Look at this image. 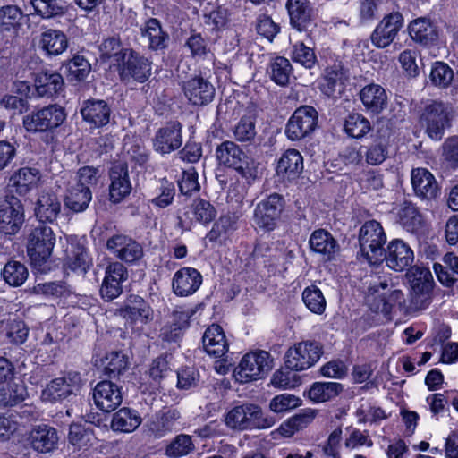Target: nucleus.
<instances>
[{
	"mask_svg": "<svg viewBox=\"0 0 458 458\" xmlns=\"http://www.w3.org/2000/svg\"><path fill=\"white\" fill-rule=\"evenodd\" d=\"M386 235L381 225L376 220L367 221L360 229L359 243L361 257L370 265L384 260V245Z\"/></svg>",
	"mask_w": 458,
	"mask_h": 458,
	"instance_id": "obj_1",
	"label": "nucleus"
},
{
	"mask_svg": "<svg viewBox=\"0 0 458 458\" xmlns=\"http://www.w3.org/2000/svg\"><path fill=\"white\" fill-rule=\"evenodd\" d=\"M225 423L231 428L239 430L267 428L275 424V419L265 414L259 405L244 403L228 411Z\"/></svg>",
	"mask_w": 458,
	"mask_h": 458,
	"instance_id": "obj_2",
	"label": "nucleus"
},
{
	"mask_svg": "<svg viewBox=\"0 0 458 458\" xmlns=\"http://www.w3.org/2000/svg\"><path fill=\"white\" fill-rule=\"evenodd\" d=\"M366 300L372 311L385 316L389 315L394 307L401 306L405 301L403 293L394 288L387 279L370 283Z\"/></svg>",
	"mask_w": 458,
	"mask_h": 458,
	"instance_id": "obj_3",
	"label": "nucleus"
},
{
	"mask_svg": "<svg viewBox=\"0 0 458 458\" xmlns=\"http://www.w3.org/2000/svg\"><path fill=\"white\" fill-rule=\"evenodd\" d=\"M55 235L51 227L40 224L28 235L27 253L33 266L40 267L51 256Z\"/></svg>",
	"mask_w": 458,
	"mask_h": 458,
	"instance_id": "obj_4",
	"label": "nucleus"
},
{
	"mask_svg": "<svg viewBox=\"0 0 458 458\" xmlns=\"http://www.w3.org/2000/svg\"><path fill=\"white\" fill-rule=\"evenodd\" d=\"M273 360L266 351L245 354L233 371V377L240 383H247L260 378L272 369Z\"/></svg>",
	"mask_w": 458,
	"mask_h": 458,
	"instance_id": "obj_5",
	"label": "nucleus"
},
{
	"mask_svg": "<svg viewBox=\"0 0 458 458\" xmlns=\"http://www.w3.org/2000/svg\"><path fill=\"white\" fill-rule=\"evenodd\" d=\"M220 165L235 169L242 176H253L254 161L233 141L225 140L216 147Z\"/></svg>",
	"mask_w": 458,
	"mask_h": 458,
	"instance_id": "obj_6",
	"label": "nucleus"
},
{
	"mask_svg": "<svg viewBox=\"0 0 458 458\" xmlns=\"http://www.w3.org/2000/svg\"><path fill=\"white\" fill-rule=\"evenodd\" d=\"M66 118L64 109L58 105H49L23 117V126L30 132H43L60 126Z\"/></svg>",
	"mask_w": 458,
	"mask_h": 458,
	"instance_id": "obj_7",
	"label": "nucleus"
},
{
	"mask_svg": "<svg viewBox=\"0 0 458 458\" xmlns=\"http://www.w3.org/2000/svg\"><path fill=\"white\" fill-rule=\"evenodd\" d=\"M450 114L451 109L443 102L432 101L425 106L420 123L432 140L442 139L445 129L450 126Z\"/></svg>",
	"mask_w": 458,
	"mask_h": 458,
	"instance_id": "obj_8",
	"label": "nucleus"
},
{
	"mask_svg": "<svg viewBox=\"0 0 458 458\" xmlns=\"http://www.w3.org/2000/svg\"><path fill=\"white\" fill-rule=\"evenodd\" d=\"M322 353V345L319 343L315 341L300 342L286 352L285 364L295 371L305 370L316 364Z\"/></svg>",
	"mask_w": 458,
	"mask_h": 458,
	"instance_id": "obj_9",
	"label": "nucleus"
},
{
	"mask_svg": "<svg viewBox=\"0 0 458 458\" xmlns=\"http://www.w3.org/2000/svg\"><path fill=\"white\" fill-rule=\"evenodd\" d=\"M284 209L281 195L273 193L261 200L254 208L253 222L257 227L267 232L275 230Z\"/></svg>",
	"mask_w": 458,
	"mask_h": 458,
	"instance_id": "obj_10",
	"label": "nucleus"
},
{
	"mask_svg": "<svg viewBox=\"0 0 458 458\" xmlns=\"http://www.w3.org/2000/svg\"><path fill=\"white\" fill-rule=\"evenodd\" d=\"M318 123V112L312 106H303L294 111L289 119L285 134L292 140H299L313 131Z\"/></svg>",
	"mask_w": 458,
	"mask_h": 458,
	"instance_id": "obj_11",
	"label": "nucleus"
},
{
	"mask_svg": "<svg viewBox=\"0 0 458 458\" xmlns=\"http://www.w3.org/2000/svg\"><path fill=\"white\" fill-rule=\"evenodd\" d=\"M23 222V208L13 195L0 199V233L15 234Z\"/></svg>",
	"mask_w": 458,
	"mask_h": 458,
	"instance_id": "obj_12",
	"label": "nucleus"
},
{
	"mask_svg": "<svg viewBox=\"0 0 458 458\" xmlns=\"http://www.w3.org/2000/svg\"><path fill=\"white\" fill-rule=\"evenodd\" d=\"M128 279V270L118 261L110 262L105 269L100 286V295L106 301H111L123 293V284Z\"/></svg>",
	"mask_w": 458,
	"mask_h": 458,
	"instance_id": "obj_13",
	"label": "nucleus"
},
{
	"mask_svg": "<svg viewBox=\"0 0 458 458\" xmlns=\"http://www.w3.org/2000/svg\"><path fill=\"white\" fill-rule=\"evenodd\" d=\"M81 386V377L77 371H69L64 376L53 379L43 390V397L50 402H61L74 394Z\"/></svg>",
	"mask_w": 458,
	"mask_h": 458,
	"instance_id": "obj_14",
	"label": "nucleus"
},
{
	"mask_svg": "<svg viewBox=\"0 0 458 458\" xmlns=\"http://www.w3.org/2000/svg\"><path fill=\"white\" fill-rule=\"evenodd\" d=\"M150 75L151 63L148 58L132 50L123 52L120 68V76L123 81H129L130 79H133L138 82H144Z\"/></svg>",
	"mask_w": 458,
	"mask_h": 458,
	"instance_id": "obj_15",
	"label": "nucleus"
},
{
	"mask_svg": "<svg viewBox=\"0 0 458 458\" xmlns=\"http://www.w3.org/2000/svg\"><path fill=\"white\" fill-rule=\"evenodd\" d=\"M403 26V17L399 12L386 15L370 35L372 44L377 48L388 47Z\"/></svg>",
	"mask_w": 458,
	"mask_h": 458,
	"instance_id": "obj_16",
	"label": "nucleus"
},
{
	"mask_svg": "<svg viewBox=\"0 0 458 458\" xmlns=\"http://www.w3.org/2000/svg\"><path fill=\"white\" fill-rule=\"evenodd\" d=\"M109 197L113 203H119L130 195L132 186L126 163L114 162L109 171Z\"/></svg>",
	"mask_w": 458,
	"mask_h": 458,
	"instance_id": "obj_17",
	"label": "nucleus"
},
{
	"mask_svg": "<svg viewBox=\"0 0 458 458\" xmlns=\"http://www.w3.org/2000/svg\"><path fill=\"white\" fill-rule=\"evenodd\" d=\"M107 250L117 259L134 263L143 257V249L135 240L123 234L112 236L106 242Z\"/></svg>",
	"mask_w": 458,
	"mask_h": 458,
	"instance_id": "obj_18",
	"label": "nucleus"
},
{
	"mask_svg": "<svg viewBox=\"0 0 458 458\" xmlns=\"http://www.w3.org/2000/svg\"><path fill=\"white\" fill-rule=\"evenodd\" d=\"M155 151L165 155L178 149L182 144V125L177 122H170L159 128L153 140Z\"/></svg>",
	"mask_w": 458,
	"mask_h": 458,
	"instance_id": "obj_19",
	"label": "nucleus"
},
{
	"mask_svg": "<svg viewBox=\"0 0 458 458\" xmlns=\"http://www.w3.org/2000/svg\"><path fill=\"white\" fill-rule=\"evenodd\" d=\"M290 24L299 31H307L315 25L316 13L309 0H287Z\"/></svg>",
	"mask_w": 458,
	"mask_h": 458,
	"instance_id": "obj_20",
	"label": "nucleus"
},
{
	"mask_svg": "<svg viewBox=\"0 0 458 458\" xmlns=\"http://www.w3.org/2000/svg\"><path fill=\"white\" fill-rule=\"evenodd\" d=\"M183 93L194 106H206L212 102L216 94L213 84L201 76H196L184 82Z\"/></svg>",
	"mask_w": 458,
	"mask_h": 458,
	"instance_id": "obj_21",
	"label": "nucleus"
},
{
	"mask_svg": "<svg viewBox=\"0 0 458 458\" xmlns=\"http://www.w3.org/2000/svg\"><path fill=\"white\" fill-rule=\"evenodd\" d=\"M384 259L391 269L403 271L412 264L414 254L410 246L403 241L393 240L384 252Z\"/></svg>",
	"mask_w": 458,
	"mask_h": 458,
	"instance_id": "obj_22",
	"label": "nucleus"
},
{
	"mask_svg": "<svg viewBox=\"0 0 458 458\" xmlns=\"http://www.w3.org/2000/svg\"><path fill=\"white\" fill-rule=\"evenodd\" d=\"M93 399L100 410L110 412L122 403L123 396L116 384L104 380L96 385L93 390Z\"/></svg>",
	"mask_w": 458,
	"mask_h": 458,
	"instance_id": "obj_23",
	"label": "nucleus"
},
{
	"mask_svg": "<svg viewBox=\"0 0 458 458\" xmlns=\"http://www.w3.org/2000/svg\"><path fill=\"white\" fill-rule=\"evenodd\" d=\"M58 435L55 428L40 424L32 428L27 441L31 448L38 453H49L57 447Z\"/></svg>",
	"mask_w": 458,
	"mask_h": 458,
	"instance_id": "obj_24",
	"label": "nucleus"
},
{
	"mask_svg": "<svg viewBox=\"0 0 458 458\" xmlns=\"http://www.w3.org/2000/svg\"><path fill=\"white\" fill-rule=\"evenodd\" d=\"M202 284L201 274L193 267L179 269L173 278V289L176 295L188 296L193 294Z\"/></svg>",
	"mask_w": 458,
	"mask_h": 458,
	"instance_id": "obj_25",
	"label": "nucleus"
},
{
	"mask_svg": "<svg viewBox=\"0 0 458 458\" xmlns=\"http://www.w3.org/2000/svg\"><path fill=\"white\" fill-rule=\"evenodd\" d=\"M194 311L187 307H176L171 316V325L165 326L161 330V337L166 342H176L181 336L182 329L188 327L189 320Z\"/></svg>",
	"mask_w": 458,
	"mask_h": 458,
	"instance_id": "obj_26",
	"label": "nucleus"
},
{
	"mask_svg": "<svg viewBox=\"0 0 458 458\" xmlns=\"http://www.w3.org/2000/svg\"><path fill=\"white\" fill-rule=\"evenodd\" d=\"M203 347L207 353L215 358L223 357L228 351L225 335L219 325L208 327L202 337Z\"/></svg>",
	"mask_w": 458,
	"mask_h": 458,
	"instance_id": "obj_27",
	"label": "nucleus"
},
{
	"mask_svg": "<svg viewBox=\"0 0 458 458\" xmlns=\"http://www.w3.org/2000/svg\"><path fill=\"white\" fill-rule=\"evenodd\" d=\"M81 114L87 123L101 127L109 123L111 109L104 100L89 99L83 103Z\"/></svg>",
	"mask_w": 458,
	"mask_h": 458,
	"instance_id": "obj_28",
	"label": "nucleus"
},
{
	"mask_svg": "<svg viewBox=\"0 0 458 458\" xmlns=\"http://www.w3.org/2000/svg\"><path fill=\"white\" fill-rule=\"evenodd\" d=\"M346 80V71L342 64L335 63L325 70L320 89L325 95L335 97L336 93L340 94L342 92Z\"/></svg>",
	"mask_w": 458,
	"mask_h": 458,
	"instance_id": "obj_29",
	"label": "nucleus"
},
{
	"mask_svg": "<svg viewBox=\"0 0 458 458\" xmlns=\"http://www.w3.org/2000/svg\"><path fill=\"white\" fill-rule=\"evenodd\" d=\"M118 313L125 319L147 323L151 319L152 310L143 298L131 295L124 307L118 310Z\"/></svg>",
	"mask_w": 458,
	"mask_h": 458,
	"instance_id": "obj_30",
	"label": "nucleus"
},
{
	"mask_svg": "<svg viewBox=\"0 0 458 458\" xmlns=\"http://www.w3.org/2000/svg\"><path fill=\"white\" fill-rule=\"evenodd\" d=\"M411 184L420 197L432 199L437 195L438 186L435 177L425 168H415L411 171Z\"/></svg>",
	"mask_w": 458,
	"mask_h": 458,
	"instance_id": "obj_31",
	"label": "nucleus"
},
{
	"mask_svg": "<svg viewBox=\"0 0 458 458\" xmlns=\"http://www.w3.org/2000/svg\"><path fill=\"white\" fill-rule=\"evenodd\" d=\"M62 75L55 71H42L35 78V89L40 97H53L64 88Z\"/></svg>",
	"mask_w": 458,
	"mask_h": 458,
	"instance_id": "obj_32",
	"label": "nucleus"
},
{
	"mask_svg": "<svg viewBox=\"0 0 458 458\" xmlns=\"http://www.w3.org/2000/svg\"><path fill=\"white\" fill-rule=\"evenodd\" d=\"M303 170V158L296 149L286 150L280 157L276 173L288 180L297 178Z\"/></svg>",
	"mask_w": 458,
	"mask_h": 458,
	"instance_id": "obj_33",
	"label": "nucleus"
},
{
	"mask_svg": "<svg viewBox=\"0 0 458 458\" xmlns=\"http://www.w3.org/2000/svg\"><path fill=\"white\" fill-rule=\"evenodd\" d=\"M360 98L366 109L373 114L381 113L386 106V90L378 84L365 86L360 92Z\"/></svg>",
	"mask_w": 458,
	"mask_h": 458,
	"instance_id": "obj_34",
	"label": "nucleus"
},
{
	"mask_svg": "<svg viewBox=\"0 0 458 458\" xmlns=\"http://www.w3.org/2000/svg\"><path fill=\"white\" fill-rule=\"evenodd\" d=\"M38 180L39 175L38 170L22 167L10 177L8 187L19 195H25L36 187Z\"/></svg>",
	"mask_w": 458,
	"mask_h": 458,
	"instance_id": "obj_35",
	"label": "nucleus"
},
{
	"mask_svg": "<svg viewBox=\"0 0 458 458\" xmlns=\"http://www.w3.org/2000/svg\"><path fill=\"white\" fill-rule=\"evenodd\" d=\"M61 212V202L54 193L42 192L35 208L36 216L40 222H54Z\"/></svg>",
	"mask_w": 458,
	"mask_h": 458,
	"instance_id": "obj_36",
	"label": "nucleus"
},
{
	"mask_svg": "<svg viewBox=\"0 0 458 458\" xmlns=\"http://www.w3.org/2000/svg\"><path fill=\"white\" fill-rule=\"evenodd\" d=\"M364 152L360 151V156L365 157L366 163L370 165H378L382 164L388 156V141L384 137H378L368 147H364ZM353 160L359 162L360 154L354 150L351 152Z\"/></svg>",
	"mask_w": 458,
	"mask_h": 458,
	"instance_id": "obj_37",
	"label": "nucleus"
},
{
	"mask_svg": "<svg viewBox=\"0 0 458 458\" xmlns=\"http://www.w3.org/2000/svg\"><path fill=\"white\" fill-rule=\"evenodd\" d=\"M310 247L317 253L322 254L327 259H331L337 251V242L326 230H315L310 237Z\"/></svg>",
	"mask_w": 458,
	"mask_h": 458,
	"instance_id": "obj_38",
	"label": "nucleus"
},
{
	"mask_svg": "<svg viewBox=\"0 0 458 458\" xmlns=\"http://www.w3.org/2000/svg\"><path fill=\"white\" fill-rule=\"evenodd\" d=\"M316 415L317 411L315 410H301L299 413L284 421L277 428V432L285 437H290L294 433L308 427L314 420Z\"/></svg>",
	"mask_w": 458,
	"mask_h": 458,
	"instance_id": "obj_39",
	"label": "nucleus"
},
{
	"mask_svg": "<svg viewBox=\"0 0 458 458\" xmlns=\"http://www.w3.org/2000/svg\"><path fill=\"white\" fill-rule=\"evenodd\" d=\"M411 38L420 44L428 45L437 40L438 32L437 27L427 18H419L409 25Z\"/></svg>",
	"mask_w": 458,
	"mask_h": 458,
	"instance_id": "obj_40",
	"label": "nucleus"
},
{
	"mask_svg": "<svg viewBox=\"0 0 458 458\" xmlns=\"http://www.w3.org/2000/svg\"><path fill=\"white\" fill-rule=\"evenodd\" d=\"M92 199V193L89 189L81 184H73L67 189L64 198L65 206L73 212H82Z\"/></svg>",
	"mask_w": 458,
	"mask_h": 458,
	"instance_id": "obj_41",
	"label": "nucleus"
},
{
	"mask_svg": "<svg viewBox=\"0 0 458 458\" xmlns=\"http://www.w3.org/2000/svg\"><path fill=\"white\" fill-rule=\"evenodd\" d=\"M180 419L181 413L179 411L176 409H167L156 414L149 423V430L155 437H161L172 431Z\"/></svg>",
	"mask_w": 458,
	"mask_h": 458,
	"instance_id": "obj_42",
	"label": "nucleus"
},
{
	"mask_svg": "<svg viewBox=\"0 0 458 458\" xmlns=\"http://www.w3.org/2000/svg\"><path fill=\"white\" fill-rule=\"evenodd\" d=\"M140 30L142 38L148 40V46L150 49L157 51L166 47L168 35L163 31L157 19H149Z\"/></svg>",
	"mask_w": 458,
	"mask_h": 458,
	"instance_id": "obj_43",
	"label": "nucleus"
},
{
	"mask_svg": "<svg viewBox=\"0 0 458 458\" xmlns=\"http://www.w3.org/2000/svg\"><path fill=\"white\" fill-rule=\"evenodd\" d=\"M39 45L48 55H61L68 47L66 35L57 30H47L40 36Z\"/></svg>",
	"mask_w": 458,
	"mask_h": 458,
	"instance_id": "obj_44",
	"label": "nucleus"
},
{
	"mask_svg": "<svg viewBox=\"0 0 458 458\" xmlns=\"http://www.w3.org/2000/svg\"><path fill=\"white\" fill-rule=\"evenodd\" d=\"M141 424V417L137 411L130 408H122L116 411L111 422L114 430L130 433Z\"/></svg>",
	"mask_w": 458,
	"mask_h": 458,
	"instance_id": "obj_45",
	"label": "nucleus"
},
{
	"mask_svg": "<svg viewBox=\"0 0 458 458\" xmlns=\"http://www.w3.org/2000/svg\"><path fill=\"white\" fill-rule=\"evenodd\" d=\"M27 395L25 386L21 382H10L0 388V405L14 406L21 403Z\"/></svg>",
	"mask_w": 458,
	"mask_h": 458,
	"instance_id": "obj_46",
	"label": "nucleus"
},
{
	"mask_svg": "<svg viewBox=\"0 0 458 458\" xmlns=\"http://www.w3.org/2000/svg\"><path fill=\"white\" fill-rule=\"evenodd\" d=\"M342 390V385L336 382H317L310 389L309 397L316 403H323L337 396Z\"/></svg>",
	"mask_w": 458,
	"mask_h": 458,
	"instance_id": "obj_47",
	"label": "nucleus"
},
{
	"mask_svg": "<svg viewBox=\"0 0 458 458\" xmlns=\"http://www.w3.org/2000/svg\"><path fill=\"white\" fill-rule=\"evenodd\" d=\"M411 290H433L435 282L430 270L424 267L413 266L407 272Z\"/></svg>",
	"mask_w": 458,
	"mask_h": 458,
	"instance_id": "obj_48",
	"label": "nucleus"
},
{
	"mask_svg": "<svg viewBox=\"0 0 458 458\" xmlns=\"http://www.w3.org/2000/svg\"><path fill=\"white\" fill-rule=\"evenodd\" d=\"M72 248V250L69 251L65 265L74 272L85 274L92 264L91 259L84 247L75 245Z\"/></svg>",
	"mask_w": 458,
	"mask_h": 458,
	"instance_id": "obj_49",
	"label": "nucleus"
},
{
	"mask_svg": "<svg viewBox=\"0 0 458 458\" xmlns=\"http://www.w3.org/2000/svg\"><path fill=\"white\" fill-rule=\"evenodd\" d=\"M267 71L272 81L284 86L289 82L293 68L287 58L277 56L271 61Z\"/></svg>",
	"mask_w": 458,
	"mask_h": 458,
	"instance_id": "obj_50",
	"label": "nucleus"
},
{
	"mask_svg": "<svg viewBox=\"0 0 458 458\" xmlns=\"http://www.w3.org/2000/svg\"><path fill=\"white\" fill-rule=\"evenodd\" d=\"M344 131L352 138L360 139L371 130L370 122L358 113L350 114L344 122Z\"/></svg>",
	"mask_w": 458,
	"mask_h": 458,
	"instance_id": "obj_51",
	"label": "nucleus"
},
{
	"mask_svg": "<svg viewBox=\"0 0 458 458\" xmlns=\"http://www.w3.org/2000/svg\"><path fill=\"white\" fill-rule=\"evenodd\" d=\"M4 281L11 286H20L23 284L28 277V269L24 264L11 260L8 261L3 270Z\"/></svg>",
	"mask_w": 458,
	"mask_h": 458,
	"instance_id": "obj_52",
	"label": "nucleus"
},
{
	"mask_svg": "<svg viewBox=\"0 0 458 458\" xmlns=\"http://www.w3.org/2000/svg\"><path fill=\"white\" fill-rule=\"evenodd\" d=\"M190 213L192 216L191 219L203 225L209 224L216 216V210L214 206L203 199L193 200L190 208Z\"/></svg>",
	"mask_w": 458,
	"mask_h": 458,
	"instance_id": "obj_53",
	"label": "nucleus"
},
{
	"mask_svg": "<svg viewBox=\"0 0 458 458\" xmlns=\"http://www.w3.org/2000/svg\"><path fill=\"white\" fill-rule=\"evenodd\" d=\"M403 226L409 232H417L422 226V216L411 203L405 202L399 211Z\"/></svg>",
	"mask_w": 458,
	"mask_h": 458,
	"instance_id": "obj_54",
	"label": "nucleus"
},
{
	"mask_svg": "<svg viewBox=\"0 0 458 458\" xmlns=\"http://www.w3.org/2000/svg\"><path fill=\"white\" fill-rule=\"evenodd\" d=\"M23 17L22 11L16 5L8 4L0 8V30L10 31L20 26Z\"/></svg>",
	"mask_w": 458,
	"mask_h": 458,
	"instance_id": "obj_55",
	"label": "nucleus"
},
{
	"mask_svg": "<svg viewBox=\"0 0 458 458\" xmlns=\"http://www.w3.org/2000/svg\"><path fill=\"white\" fill-rule=\"evenodd\" d=\"M302 300L306 307L315 314H322L326 309L325 297L317 286L306 287L302 293Z\"/></svg>",
	"mask_w": 458,
	"mask_h": 458,
	"instance_id": "obj_56",
	"label": "nucleus"
},
{
	"mask_svg": "<svg viewBox=\"0 0 458 458\" xmlns=\"http://www.w3.org/2000/svg\"><path fill=\"white\" fill-rule=\"evenodd\" d=\"M291 58L294 63H298L309 69L312 68L317 61L314 50L307 47L303 42H296L293 45Z\"/></svg>",
	"mask_w": 458,
	"mask_h": 458,
	"instance_id": "obj_57",
	"label": "nucleus"
},
{
	"mask_svg": "<svg viewBox=\"0 0 458 458\" xmlns=\"http://www.w3.org/2000/svg\"><path fill=\"white\" fill-rule=\"evenodd\" d=\"M194 450V444L191 437L186 434H180L167 445L165 454L170 457H181L187 455Z\"/></svg>",
	"mask_w": 458,
	"mask_h": 458,
	"instance_id": "obj_58",
	"label": "nucleus"
},
{
	"mask_svg": "<svg viewBox=\"0 0 458 458\" xmlns=\"http://www.w3.org/2000/svg\"><path fill=\"white\" fill-rule=\"evenodd\" d=\"M255 118L243 116L233 129V136L240 142H251L256 137Z\"/></svg>",
	"mask_w": 458,
	"mask_h": 458,
	"instance_id": "obj_59",
	"label": "nucleus"
},
{
	"mask_svg": "<svg viewBox=\"0 0 458 458\" xmlns=\"http://www.w3.org/2000/svg\"><path fill=\"white\" fill-rule=\"evenodd\" d=\"M429 77L434 85L445 89L451 84L454 79V72L447 64L436 62Z\"/></svg>",
	"mask_w": 458,
	"mask_h": 458,
	"instance_id": "obj_60",
	"label": "nucleus"
},
{
	"mask_svg": "<svg viewBox=\"0 0 458 458\" xmlns=\"http://www.w3.org/2000/svg\"><path fill=\"white\" fill-rule=\"evenodd\" d=\"M271 384L277 388H293L300 384V377L294 369L284 368L276 370L271 378Z\"/></svg>",
	"mask_w": 458,
	"mask_h": 458,
	"instance_id": "obj_61",
	"label": "nucleus"
},
{
	"mask_svg": "<svg viewBox=\"0 0 458 458\" xmlns=\"http://www.w3.org/2000/svg\"><path fill=\"white\" fill-rule=\"evenodd\" d=\"M106 373L110 377H116L128 367V357L120 352H112L106 357Z\"/></svg>",
	"mask_w": 458,
	"mask_h": 458,
	"instance_id": "obj_62",
	"label": "nucleus"
},
{
	"mask_svg": "<svg viewBox=\"0 0 458 458\" xmlns=\"http://www.w3.org/2000/svg\"><path fill=\"white\" fill-rule=\"evenodd\" d=\"M57 1L58 0H30V4L37 14L44 19H49L64 13V8Z\"/></svg>",
	"mask_w": 458,
	"mask_h": 458,
	"instance_id": "obj_63",
	"label": "nucleus"
},
{
	"mask_svg": "<svg viewBox=\"0 0 458 458\" xmlns=\"http://www.w3.org/2000/svg\"><path fill=\"white\" fill-rule=\"evenodd\" d=\"M301 401L299 397L291 394H282L275 396L269 403V408L276 413L285 412L299 407Z\"/></svg>",
	"mask_w": 458,
	"mask_h": 458,
	"instance_id": "obj_64",
	"label": "nucleus"
}]
</instances>
